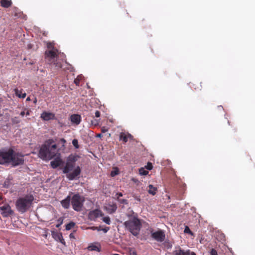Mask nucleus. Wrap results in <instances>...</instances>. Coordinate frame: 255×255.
Returning a JSON list of instances; mask_svg holds the SVG:
<instances>
[{
	"mask_svg": "<svg viewBox=\"0 0 255 255\" xmlns=\"http://www.w3.org/2000/svg\"><path fill=\"white\" fill-rule=\"evenodd\" d=\"M62 163V160L60 158L55 159L54 160L51 161L50 165L51 167L55 169L58 167Z\"/></svg>",
	"mask_w": 255,
	"mask_h": 255,
	"instance_id": "aec40b11",
	"label": "nucleus"
},
{
	"mask_svg": "<svg viewBox=\"0 0 255 255\" xmlns=\"http://www.w3.org/2000/svg\"><path fill=\"white\" fill-rule=\"evenodd\" d=\"M119 174V171L117 170H115V171H112L111 173V175L112 176H115V175H117Z\"/></svg>",
	"mask_w": 255,
	"mask_h": 255,
	"instance_id": "4c0bfd02",
	"label": "nucleus"
},
{
	"mask_svg": "<svg viewBox=\"0 0 255 255\" xmlns=\"http://www.w3.org/2000/svg\"><path fill=\"white\" fill-rule=\"evenodd\" d=\"M146 168L148 170H151L152 168V165L151 163L148 162L146 166Z\"/></svg>",
	"mask_w": 255,
	"mask_h": 255,
	"instance_id": "ea45409f",
	"label": "nucleus"
},
{
	"mask_svg": "<svg viewBox=\"0 0 255 255\" xmlns=\"http://www.w3.org/2000/svg\"><path fill=\"white\" fill-rule=\"evenodd\" d=\"M105 210L109 214H113L114 213L117 209V206L116 204H108L107 206L105 207Z\"/></svg>",
	"mask_w": 255,
	"mask_h": 255,
	"instance_id": "2eb2a0df",
	"label": "nucleus"
},
{
	"mask_svg": "<svg viewBox=\"0 0 255 255\" xmlns=\"http://www.w3.org/2000/svg\"><path fill=\"white\" fill-rule=\"evenodd\" d=\"M132 136L129 133L126 134L124 132H121L120 134V140H122L124 143H126L128 138L132 139Z\"/></svg>",
	"mask_w": 255,
	"mask_h": 255,
	"instance_id": "dca6fc26",
	"label": "nucleus"
},
{
	"mask_svg": "<svg viewBox=\"0 0 255 255\" xmlns=\"http://www.w3.org/2000/svg\"><path fill=\"white\" fill-rule=\"evenodd\" d=\"M12 159L10 160V162L12 166L15 167L20 165H22L24 163V159L23 156L18 153H15L13 150V153L11 154Z\"/></svg>",
	"mask_w": 255,
	"mask_h": 255,
	"instance_id": "6e6552de",
	"label": "nucleus"
},
{
	"mask_svg": "<svg viewBox=\"0 0 255 255\" xmlns=\"http://www.w3.org/2000/svg\"><path fill=\"white\" fill-rule=\"evenodd\" d=\"M151 237L158 242H162L165 239V234L163 230H159L156 232L151 231Z\"/></svg>",
	"mask_w": 255,
	"mask_h": 255,
	"instance_id": "1a4fd4ad",
	"label": "nucleus"
},
{
	"mask_svg": "<svg viewBox=\"0 0 255 255\" xmlns=\"http://www.w3.org/2000/svg\"><path fill=\"white\" fill-rule=\"evenodd\" d=\"M149 189L148 190V192L149 194L154 195L156 194V191H157V188L156 187H153V186L151 184L148 185Z\"/></svg>",
	"mask_w": 255,
	"mask_h": 255,
	"instance_id": "5701e85b",
	"label": "nucleus"
},
{
	"mask_svg": "<svg viewBox=\"0 0 255 255\" xmlns=\"http://www.w3.org/2000/svg\"><path fill=\"white\" fill-rule=\"evenodd\" d=\"M25 114L26 116H28L30 115V112L28 110L27 111V112L25 113Z\"/></svg>",
	"mask_w": 255,
	"mask_h": 255,
	"instance_id": "8fccbe9b",
	"label": "nucleus"
},
{
	"mask_svg": "<svg viewBox=\"0 0 255 255\" xmlns=\"http://www.w3.org/2000/svg\"><path fill=\"white\" fill-rule=\"evenodd\" d=\"M73 194V193L72 192H71L70 194L71 195V194Z\"/></svg>",
	"mask_w": 255,
	"mask_h": 255,
	"instance_id": "5fc2aeb1",
	"label": "nucleus"
},
{
	"mask_svg": "<svg viewBox=\"0 0 255 255\" xmlns=\"http://www.w3.org/2000/svg\"><path fill=\"white\" fill-rule=\"evenodd\" d=\"M70 201L71 202V197L69 195L65 199L61 201L60 203L62 207L65 209H68L70 207Z\"/></svg>",
	"mask_w": 255,
	"mask_h": 255,
	"instance_id": "4468645a",
	"label": "nucleus"
},
{
	"mask_svg": "<svg viewBox=\"0 0 255 255\" xmlns=\"http://www.w3.org/2000/svg\"><path fill=\"white\" fill-rule=\"evenodd\" d=\"M69 237H70V239H72V238H75L74 236V235H73V233H71V234H70V235H69Z\"/></svg>",
	"mask_w": 255,
	"mask_h": 255,
	"instance_id": "a18cd8bd",
	"label": "nucleus"
},
{
	"mask_svg": "<svg viewBox=\"0 0 255 255\" xmlns=\"http://www.w3.org/2000/svg\"><path fill=\"white\" fill-rule=\"evenodd\" d=\"M123 194L121 193V192H119V193H117L116 194V196H117V198L118 197H122L123 196Z\"/></svg>",
	"mask_w": 255,
	"mask_h": 255,
	"instance_id": "37998d69",
	"label": "nucleus"
},
{
	"mask_svg": "<svg viewBox=\"0 0 255 255\" xmlns=\"http://www.w3.org/2000/svg\"><path fill=\"white\" fill-rule=\"evenodd\" d=\"M25 112H24V111H22V112L20 113V116H22V117H23V116H24L25 115Z\"/></svg>",
	"mask_w": 255,
	"mask_h": 255,
	"instance_id": "49530a36",
	"label": "nucleus"
},
{
	"mask_svg": "<svg viewBox=\"0 0 255 255\" xmlns=\"http://www.w3.org/2000/svg\"><path fill=\"white\" fill-rule=\"evenodd\" d=\"M59 142L62 144V148L64 149L65 148V143L66 142V140L64 138H61Z\"/></svg>",
	"mask_w": 255,
	"mask_h": 255,
	"instance_id": "f704fd0d",
	"label": "nucleus"
},
{
	"mask_svg": "<svg viewBox=\"0 0 255 255\" xmlns=\"http://www.w3.org/2000/svg\"><path fill=\"white\" fill-rule=\"evenodd\" d=\"M70 119L72 123L79 125L81 122V116L79 115L74 114L71 116Z\"/></svg>",
	"mask_w": 255,
	"mask_h": 255,
	"instance_id": "f3484780",
	"label": "nucleus"
},
{
	"mask_svg": "<svg viewBox=\"0 0 255 255\" xmlns=\"http://www.w3.org/2000/svg\"><path fill=\"white\" fill-rule=\"evenodd\" d=\"M77 159L78 156L71 154L68 157L66 162H69L70 163L75 164V162L77 160Z\"/></svg>",
	"mask_w": 255,
	"mask_h": 255,
	"instance_id": "4be33fe9",
	"label": "nucleus"
},
{
	"mask_svg": "<svg viewBox=\"0 0 255 255\" xmlns=\"http://www.w3.org/2000/svg\"><path fill=\"white\" fill-rule=\"evenodd\" d=\"M34 197L31 195H26L24 197H19L15 202V206L17 211L22 213L26 212L31 206Z\"/></svg>",
	"mask_w": 255,
	"mask_h": 255,
	"instance_id": "f03ea898",
	"label": "nucleus"
},
{
	"mask_svg": "<svg viewBox=\"0 0 255 255\" xmlns=\"http://www.w3.org/2000/svg\"><path fill=\"white\" fill-rule=\"evenodd\" d=\"M97 137H101L103 136V135L102 133H99L97 135Z\"/></svg>",
	"mask_w": 255,
	"mask_h": 255,
	"instance_id": "09e8293b",
	"label": "nucleus"
},
{
	"mask_svg": "<svg viewBox=\"0 0 255 255\" xmlns=\"http://www.w3.org/2000/svg\"><path fill=\"white\" fill-rule=\"evenodd\" d=\"M173 254L174 255H196L194 252L190 251V250H184L180 247H176Z\"/></svg>",
	"mask_w": 255,
	"mask_h": 255,
	"instance_id": "9b49d317",
	"label": "nucleus"
},
{
	"mask_svg": "<svg viewBox=\"0 0 255 255\" xmlns=\"http://www.w3.org/2000/svg\"><path fill=\"white\" fill-rule=\"evenodd\" d=\"M140 174L141 175H146L148 174V171L144 170L143 168H141L139 170Z\"/></svg>",
	"mask_w": 255,
	"mask_h": 255,
	"instance_id": "c9c22d12",
	"label": "nucleus"
},
{
	"mask_svg": "<svg viewBox=\"0 0 255 255\" xmlns=\"http://www.w3.org/2000/svg\"><path fill=\"white\" fill-rule=\"evenodd\" d=\"M53 238L56 241L59 242L64 246L66 245V243L63 238L62 233H56L53 236Z\"/></svg>",
	"mask_w": 255,
	"mask_h": 255,
	"instance_id": "a211bd4d",
	"label": "nucleus"
},
{
	"mask_svg": "<svg viewBox=\"0 0 255 255\" xmlns=\"http://www.w3.org/2000/svg\"><path fill=\"white\" fill-rule=\"evenodd\" d=\"M92 230H97L98 231H101V227H91L90 228Z\"/></svg>",
	"mask_w": 255,
	"mask_h": 255,
	"instance_id": "e433bc0d",
	"label": "nucleus"
},
{
	"mask_svg": "<svg viewBox=\"0 0 255 255\" xmlns=\"http://www.w3.org/2000/svg\"><path fill=\"white\" fill-rule=\"evenodd\" d=\"M2 199V197L0 196V201H1Z\"/></svg>",
	"mask_w": 255,
	"mask_h": 255,
	"instance_id": "864d4df0",
	"label": "nucleus"
},
{
	"mask_svg": "<svg viewBox=\"0 0 255 255\" xmlns=\"http://www.w3.org/2000/svg\"><path fill=\"white\" fill-rule=\"evenodd\" d=\"M210 254V255H218L217 251L214 249L211 250Z\"/></svg>",
	"mask_w": 255,
	"mask_h": 255,
	"instance_id": "58836bf2",
	"label": "nucleus"
},
{
	"mask_svg": "<svg viewBox=\"0 0 255 255\" xmlns=\"http://www.w3.org/2000/svg\"><path fill=\"white\" fill-rule=\"evenodd\" d=\"M72 143L75 148L78 149L79 148V145L78 144V141L77 139H74L72 140Z\"/></svg>",
	"mask_w": 255,
	"mask_h": 255,
	"instance_id": "c85d7f7f",
	"label": "nucleus"
},
{
	"mask_svg": "<svg viewBox=\"0 0 255 255\" xmlns=\"http://www.w3.org/2000/svg\"><path fill=\"white\" fill-rule=\"evenodd\" d=\"M184 232L185 233L189 234L190 235H193V233L190 230V228L187 226H185Z\"/></svg>",
	"mask_w": 255,
	"mask_h": 255,
	"instance_id": "7c9ffc66",
	"label": "nucleus"
},
{
	"mask_svg": "<svg viewBox=\"0 0 255 255\" xmlns=\"http://www.w3.org/2000/svg\"><path fill=\"white\" fill-rule=\"evenodd\" d=\"M12 1L11 0H0V5L4 8H8L12 5Z\"/></svg>",
	"mask_w": 255,
	"mask_h": 255,
	"instance_id": "6ab92c4d",
	"label": "nucleus"
},
{
	"mask_svg": "<svg viewBox=\"0 0 255 255\" xmlns=\"http://www.w3.org/2000/svg\"><path fill=\"white\" fill-rule=\"evenodd\" d=\"M82 77V75H78L76 78L75 79L74 82L76 84V86H79L80 81L81 80Z\"/></svg>",
	"mask_w": 255,
	"mask_h": 255,
	"instance_id": "bb28decb",
	"label": "nucleus"
},
{
	"mask_svg": "<svg viewBox=\"0 0 255 255\" xmlns=\"http://www.w3.org/2000/svg\"><path fill=\"white\" fill-rule=\"evenodd\" d=\"M75 225V223L73 222H70L67 225H66L65 229L66 230L68 231L71 230L73 227H74Z\"/></svg>",
	"mask_w": 255,
	"mask_h": 255,
	"instance_id": "a878e982",
	"label": "nucleus"
},
{
	"mask_svg": "<svg viewBox=\"0 0 255 255\" xmlns=\"http://www.w3.org/2000/svg\"><path fill=\"white\" fill-rule=\"evenodd\" d=\"M57 50L53 47L52 49L45 51V56L46 58L48 59L49 62L53 63L58 68H61V64L57 62Z\"/></svg>",
	"mask_w": 255,
	"mask_h": 255,
	"instance_id": "423d86ee",
	"label": "nucleus"
},
{
	"mask_svg": "<svg viewBox=\"0 0 255 255\" xmlns=\"http://www.w3.org/2000/svg\"><path fill=\"white\" fill-rule=\"evenodd\" d=\"M88 250L91 251H97L99 252H100V248L98 246L94 245H92L91 246H89L88 247Z\"/></svg>",
	"mask_w": 255,
	"mask_h": 255,
	"instance_id": "b1692460",
	"label": "nucleus"
},
{
	"mask_svg": "<svg viewBox=\"0 0 255 255\" xmlns=\"http://www.w3.org/2000/svg\"><path fill=\"white\" fill-rule=\"evenodd\" d=\"M57 221L58 223L56 225V227L59 228L63 224V220L62 218H59Z\"/></svg>",
	"mask_w": 255,
	"mask_h": 255,
	"instance_id": "c756f323",
	"label": "nucleus"
},
{
	"mask_svg": "<svg viewBox=\"0 0 255 255\" xmlns=\"http://www.w3.org/2000/svg\"><path fill=\"white\" fill-rule=\"evenodd\" d=\"M117 199L119 201V202L121 204H127L128 203V200L126 199H119V197L117 198Z\"/></svg>",
	"mask_w": 255,
	"mask_h": 255,
	"instance_id": "473e14b6",
	"label": "nucleus"
},
{
	"mask_svg": "<svg viewBox=\"0 0 255 255\" xmlns=\"http://www.w3.org/2000/svg\"><path fill=\"white\" fill-rule=\"evenodd\" d=\"M0 211L3 217H9L14 213L8 204H4L2 206H0Z\"/></svg>",
	"mask_w": 255,
	"mask_h": 255,
	"instance_id": "9d476101",
	"label": "nucleus"
},
{
	"mask_svg": "<svg viewBox=\"0 0 255 255\" xmlns=\"http://www.w3.org/2000/svg\"><path fill=\"white\" fill-rule=\"evenodd\" d=\"M62 172L64 174H66V177L69 180H74L79 178L81 170L79 166L75 168V164L66 162L65 166L62 169Z\"/></svg>",
	"mask_w": 255,
	"mask_h": 255,
	"instance_id": "7ed1b4c3",
	"label": "nucleus"
},
{
	"mask_svg": "<svg viewBox=\"0 0 255 255\" xmlns=\"http://www.w3.org/2000/svg\"><path fill=\"white\" fill-rule=\"evenodd\" d=\"M110 229L109 227H105L103 229H101V230H102L105 233H106Z\"/></svg>",
	"mask_w": 255,
	"mask_h": 255,
	"instance_id": "79ce46f5",
	"label": "nucleus"
},
{
	"mask_svg": "<svg viewBox=\"0 0 255 255\" xmlns=\"http://www.w3.org/2000/svg\"><path fill=\"white\" fill-rule=\"evenodd\" d=\"M26 101H30V97H27V99H26Z\"/></svg>",
	"mask_w": 255,
	"mask_h": 255,
	"instance_id": "3c124183",
	"label": "nucleus"
},
{
	"mask_svg": "<svg viewBox=\"0 0 255 255\" xmlns=\"http://www.w3.org/2000/svg\"><path fill=\"white\" fill-rule=\"evenodd\" d=\"M102 220L108 225H110L111 223L110 218L108 216L103 217Z\"/></svg>",
	"mask_w": 255,
	"mask_h": 255,
	"instance_id": "cd10ccee",
	"label": "nucleus"
},
{
	"mask_svg": "<svg viewBox=\"0 0 255 255\" xmlns=\"http://www.w3.org/2000/svg\"><path fill=\"white\" fill-rule=\"evenodd\" d=\"M54 143L55 141L53 139H49L41 145L38 152V156L41 159L50 160L56 156L59 149Z\"/></svg>",
	"mask_w": 255,
	"mask_h": 255,
	"instance_id": "f257e3e1",
	"label": "nucleus"
},
{
	"mask_svg": "<svg viewBox=\"0 0 255 255\" xmlns=\"http://www.w3.org/2000/svg\"><path fill=\"white\" fill-rule=\"evenodd\" d=\"M85 200V197L79 193L74 194L71 197V205L73 210L80 212L82 210Z\"/></svg>",
	"mask_w": 255,
	"mask_h": 255,
	"instance_id": "39448f33",
	"label": "nucleus"
},
{
	"mask_svg": "<svg viewBox=\"0 0 255 255\" xmlns=\"http://www.w3.org/2000/svg\"><path fill=\"white\" fill-rule=\"evenodd\" d=\"M13 153L12 149L8 150H0V164L6 165L10 162L12 159L11 154Z\"/></svg>",
	"mask_w": 255,
	"mask_h": 255,
	"instance_id": "0eeeda50",
	"label": "nucleus"
},
{
	"mask_svg": "<svg viewBox=\"0 0 255 255\" xmlns=\"http://www.w3.org/2000/svg\"><path fill=\"white\" fill-rule=\"evenodd\" d=\"M12 184V183H11V179H9V178H7L6 179L3 184V186L5 188H9L11 185Z\"/></svg>",
	"mask_w": 255,
	"mask_h": 255,
	"instance_id": "393cba45",
	"label": "nucleus"
},
{
	"mask_svg": "<svg viewBox=\"0 0 255 255\" xmlns=\"http://www.w3.org/2000/svg\"><path fill=\"white\" fill-rule=\"evenodd\" d=\"M104 215L102 212L99 209H95L91 211L88 214V218L91 221H95L96 219Z\"/></svg>",
	"mask_w": 255,
	"mask_h": 255,
	"instance_id": "f8f14e48",
	"label": "nucleus"
},
{
	"mask_svg": "<svg viewBox=\"0 0 255 255\" xmlns=\"http://www.w3.org/2000/svg\"><path fill=\"white\" fill-rule=\"evenodd\" d=\"M36 102H37V100H36V98H35V99H34V103H36Z\"/></svg>",
	"mask_w": 255,
	"mask_h": 255,
	"instance_id": "603ef678",
	"label": "nucleus"
},
{
	"mask_svg": "<svg viewBox=\"0 0 255 255\" xmlns=\"http://www.w3.org/2000/svg\"><path fill=\"white\" fill-rule=\"evenodd\" d=\"M99 120L93 119L91 121V124L95 126H98L99 123Z\"/></svg>",
	"mask_w": 255,
	"mask_h": 255,
	"instance_id": "2f4dec72",
	"label": "nucleus"
},
{
	"mask_svg": "<svg viewBox=\"0 0 255 255\" xmlns=\"http://www.w3.org/2000/svg\"><path fill=\"white\" fill-rule=\"evenodd\" d=\"M40 118L44 121H48L50 120L56 119L55 115L54 113L44 111L41 114Z\"/></svg>",
	"mask_w": 255,
	"mask_h": 255,
	"instance_id": "ddd939ff",
	"label": "nucleus"
},
{
	"mask_svg": "<svg viewBox=\"0 0 255 255\" xmlns=\"http://www.w3.org/2000/svg\"><path fill=\"white\" fill-rule=\"evenodd\" d=\"M124 225L126 229L134 236L136 237L139 235L141 228V224L137 217H133L125 222Z\"/></svg>",
	"mask_w": 255,
	"mask_h": 255,
	"instance_id": "20e7f679",
	"label": "nucleus"
},
{
	"mask_svg": "<svg viewBox=\"0 0 255 255\" xmlns=\"http://www.w3.org/2000/svg\"><path fill=\"white\" fill-rule=\"evenodd\" d=\"M95 117L97 118L100 117V115H101V113H100V111H96L95 113Z\"/></svg>",
	"mask_w": 255,
	"mask_h": 255,
	"instance_id": "a19ab883",
	"label": "nucleus"
},
{
	"mask_svg": "<svg viewBox=\"0 0 255 255\" xmlns=\"http://www.w3.org/2000/svg\"><path fill=\"white\" fill-rule=\"evenodd\" d=\"M107 131V129H106L105 127H103V128H102V132H106Z\"/></svg>",
	"mask_w": 255,
	"mask_h": 255,
	"instance_id": "c03bdc74",
	"label": "nucleus"
},
{
	"mask_svg": "<svg viewBox=\"0 0 255 255\" xmlns=\"http://www.w3.org/2000/svg\"><path fill=\"white\" fill-rule=\"evenodd\" d=\"M135 199L138 202H140V199L139 197H135Z\"/></svg>",
	"mask_w": 255,
	"mask_h": 255,
	"instance_id": "de8ad7c7",
	"label": "nucleus"
},
{
	"mask_svg": "<svg viewBox=\"0 0 255 255\" xmlns=\"http://www.w3.org/2000/svg\"><path fill=\"white\" fill-rule=\"evenodd\" d=\"M14 91L16 96L19 98H24L26 97V94L25 92L23 93L22 90L15 89Z\"/></svg>",
	"mask_w": 255,
	"mask_h": 255,
	"instance_id": "412c9836",
	"label": "nucleus"
},
{
	"mask_svg": "<svg viewBox=\"0 0 255 255\" xmlns=\"http://www.w3.org/2000/svg\"><path fill=\"white\" fill-rule=\"evenodd\" d=\"M11 121L13 124H18L20 123V120L17 117L12 118Z\"/></svg>",
	"mask_w": 255,
	"mask_h": 255,
	"instance_id": "72a5a7b5",
	"label": "nucleus"
}]
</instances>
